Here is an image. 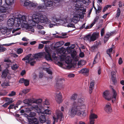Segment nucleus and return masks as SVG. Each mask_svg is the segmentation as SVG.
<instances>
[{
	"label": "nucleus",
	"mask_w": 124,
	"mask_h": 124,
	"mask_svg": "<svg viewBox=\"0 0 124 124\" xmlns=\"http://www.w3.org/2000/svg\"><path fill=\"white\" fill-rule=\"evenodd\" d=\"M27 110L29 111H31L32 110H38L39 109L38 106L35 104L32 105L30 107L26 108Z\"/></svg>",
	"instance_id": "nucleus-19"
},
{
	"label": "nucleus",
	"mask_w": 124,
	"mask_h": 124,
	"mask_svg": "<svg viewBox=\"0 0 124 124\" xmlns=\"http://www.w3.org/2000/svg\"><path fill=\"white\" fill-rule=\"evenodd\" d=\"M74 75L73 74H70L68 75V76L70 78H73L74 77Z\"/></svg>",
	"instance_id": "nucleus-57"
},
{
	"label": "nucleus",
	"mask_w": 124,
	"mask_h": 124,
	"mask_svg": "<svg viewBox=\"0 0 124 124\" xmlns=\"http://www.w3.org/2000/svg\"><path fill=\"white\" fill-rule=\"evenodd\" d=\"M41 116H40L39 120L40 122L41 123H44L46 124H49L50 122L49 121L46 120L45 116L41 114Z\"/></svg>",
	"instance_id": "nucleus-13"
},
{
	"label": "nucleus",
	"mask_w": 124,
	"mask_h": 124,
	"mask_svg": "<svg viewBox=\"0 0 124 124\" xmlns=\"http://www.w3.org/2000/svg\"><path fill=\"white\" fill-rule=\"evenodd\" d=\"M23 103L28 105H31L32 101L30 99H25L23 101Z\"/></svg>",
	"instance_id": "nucleus-26"
},
{
	"label": "nucleus",
	"mask_w": 124,
	"mask_h": 124,
	"mask_svg": "<svg viewBox=\"0 0 124 124\" xmlns=\"http://www.w3.org/2000/svg\"><path fill=\"white\" fill-rule=\"evenodd\" d=\"M51 20H52L53 21L52 22H51V23L52 22L53 23H55L56 24V25L59 26L62 25L65 26V25L66 24V23L67 21V20L66 19H59V21H57V23H56L55 22V21H56V19L55 16L52 17L51 19Z\"/></svg>",
	"instance_id": "nucleus-9"
},
{
	"label": "nucleus",
	"mask_w": 124,
	"mask_h": 124,
	"mask_svg": "<svg viewBox=\"0 0 124 124\" xmlns=\"http://www.w3.org/2000/svg\"><path fill=\"white\" fill-rule=\"evenodd\" d=\"M94 120L89 119V124H94Z\"/></svg>",
	"instance_id": "nucleus-62"
},
{
	"label": "nucleus",
	"mask_w": 124,
	"mask_h": 124,
	"mask_svg": "<svg viewBox=\"0 0 124 124\" xmlns=\"http://www.w3.org/2000/svg\"><path fill=\"white\" fill-rule=\"evenodd\" d=\"M95 84V81L94 80H92L90 82L89 87V93H92L93 89Z\"/></svg>",
	"instance_id": "nucleus-21"
},
{
	"label": "nucleus",
	"mask_w": 124,
	"mask_h": 124,
	"mask_svg": "<svg viewBox=\"0 0 124 124\" xmlns=\"http://www.w3.org/2000/svg\"><path fill=\"white\" fill-rule=\"evenodd\" d=\"M16 92L14 91H12L8 94L9 96L11 97L15 96L16 94Z\"/></svg>",
	"instance_id": "nucleus-46"
},
{
	"label": "nucleus",
	"mask_w": 124,
	"mask_h": 124,
	"mask_svg": "<svg viewBox=\"0 0 124 124\" xmlns=\"http://www.w3.org/2000/svg\"><path fill=\"white\" fill-rule=\"evenodd\" d=\"M78 103L75 102L73 104V107L70 108L68 114L71 117H73L76 115H77L84 118L86 115V113L85 111H82V109H84L85 108V104L84 102L80 105V102Z\"/></svg>",
	"instance_id": "nucleus-4"
},
{
	"label": "nucleus",
	"mask_w": 124,
	"mask_h": 124,
	"mask_svg": "<svg viewBox=\"0 0 124 124\" xmlns=\"http://www.w3.org/2000/svg\"><path fill=\"white\" fill-rule=\"evenodd\" d=\"M44 46L43 44H39V45L38 48L39 49H41L43 48Z\"/></svg>",
	"instance_id": "nucleus-58"
},
{
	"label": "nucleus",
	"mask_w": 124,
	"mask_h": 124,
	"mask_svg": "<svg viewBox=\"0 0 124 124\" xmlns=\"http://www.w3.org/2000/svg\"><path fill=\"white\" fill-rule=\"evenodd\" d=\"M98 54H97L95 56V57L93 61V65L91 66V67H92L93 66V65L97 63L99 61V59L98 58Z\"/></svg>",
	"instance_id": "nucleus-30"
},
{
	"label": "nucleus",
	"mask_w": 124,
	"mask_h": 124,
	"mask_svg": "<svg viewBox=\"0 0 124 124\" xmlns=\"http://www.w3.org/2000/svg\"><path fill=\"white\" fill-rule=\"evenodd\" d=\"M104 110L106 112L108 113H110L111 112L112 109L110 103H108L106 105L104 108Z\"/></svg>",
	"instance_id": "nucleus-17"
},
{
	"label": "nucleus",
	"mask_w": 124,
	"mask_h": 124,
	"mask_svg": "<svg viewBox=\"0 0 124 124\" xmlns=\"http://www.w3.org/2000/svg\"><path fill=\"white\" fill-rule=\"evenodd\" d=\"M29 91V89H25L23 90L19 93V95H22L23 94H25L28 93Z\"/></svg>",
	"instance_id": "nucleus-34"
},
{
	"label": "nucleus",
	"mask_w": 124,
	"mask_h": 124,
	"mask_svg": "<svg viewBox=\"0 0 124 124\" xmlns=\"http://www.w3.org/2000/svg\"><path fill=\"white\" fill-rule=\"evenodd\" d=\"M104 28H102L101 31V36H103L104 34Z\"/></svg>",
	"instance_id": "nucleus-56"
},
{
	"label": "nucleus",
	"mask_w": 124,
	"mask_h": 124,
	"mask_svg": "<svg viewBox=\"0 0 124 124\" xmlns=\"http://www.w3.org/2000/svg\"><path fill=\"white\" fill-rule=\"evenodd\" d=\"M14 108H15V105L13 104H12L10 105L9 107L8 108V109H10Z\"/></svg>",
	"instance_id": "nucleus-54"
},
{
	"label": "nucleus",
	"mask_w": 124,
	"mask_h": 124,
	"mask_svg": "<svg viewBox=\"0 0 124 124\" xmlns=\"http://www.w3.org/2000/svg\"><path fill=\"white\" fill-rule=\"evenodd\" d=\"M45 4L43 5V4L39 5L38 7V9H39L43 10L45 9L47 7H51L53 5V2L52 1L48 0H43Z\"/></svg>",
	"instance_id": "nucleus-8"
},
{
	"label": "nucleus",
	"mask_w": 124,
	"mask_h": 124,
	"mask_svg": "<svg viewBox=\"0 0 124 124\" xmlns=\"http://www.w3.org/2000/svg\"><path fill=\"white\" fill-rule=\"evenodd\" d=\"M29 80L27 79H25L24 84L25 86H27L29 84Z\"/></svg>",
	"instance_id": "nucleus-47"
},
{
	"label": "nucleus",
	"mask_w": 124,
	"mask_h": 124,
	"mask_svg": "<svg viewBox=\"0 0 124 124\" xmlns=\"http://www.w3.org/2000/svg\"><path fill=\"white\" fill-rule=\"evenodd\" d=\"M89 70L87 68H83L78 71L79 73H81L85 76H88L89 74Z\"/></svg>",
	"instance_id": "nucleus-16"
},
{
	"label": "nucleus",
	"mask_w": 124,
	"mask_h": 124,
	"mask_svg": "<svg viewBox=\"0 0 124 124\" xmlns=\"http://www.w3.org/2000/svg\"><path fill=\"white\" fill-rule=\"evenodd\" d=\"M99 35L98 33L94 32L91 35L88 34L84 38V39L89 42L93 41L98 38Z\"/></svg>",
	"instance_id": "nucleus-6"
},
{
	"label": "nucleus",
	"mask_w": 124,
	"mask_h": 124,
	"mask_svg": "<svg viewBox=\"0 0 124 124\" xmlns=\"http://www.w3.org/2000/svg\"><path fill=\"white\" fill-rule=\"evenodd\" d=\"M116 74L115 71H111V79L114 84H115L116 81L115 77Z\"/></svg>",
	"instance_id": "nucleus-23"
},
{
	"label": "nucleus",
	"mask_w": 124,
	"mask_h": 124,
	"mask_svg": "<svg viewBox=\"0 0 124 124\" xmlns=\"http://www.w3.org/2000/svg\"><path fill=\"white\" fill-rule=\"evenodd\" d=\"M42 102V100L41 99L37 100L33 102L37 104H39L41 103Z\"/></svg>",
	"instance_id": "nucleus-40"
},
{
	"label": "nucleus",
	"mask_w": 124,
	"mask_h": 124,
	"mask_svg": "<svg viewBox=\"0 0 124 124\" xmlns=\"http://www.w3.org/2000/svg\"><path fill=\"white\" fill-rule=\"evenodd\" d=\"M6 50V49L5 48L0 46V53L3 52Z\"/></svg>",
	"instance_id": "nucleus-48"
},
{
	"label": "nucleus",
	"mask_w": 124,
	"mask_h": 124,
	"mask_svg": "<svg viewBox=\"0 0 124 124\" xmlns=\"http://www.w3.org/2000/svg\"><path fill=\"white\" fill-rule=\"evenodd\" d=\"M37 4L36 3L31 2L30 4L29 9L32 8H34L35 7L37 6Z\"/></svg>",
	"instance_id": "nucleus-35"
},
{
	"label": "nucleus",
	"mask_w": 124,
	"mask_h": 124,
	"mask_svg": "<svg viewBox=\"0 0 124 124\" xmlns=\"http://www.w3.org/2000/svg\"><path fill=\"white\" fill-rule=\"evenodd\" d=\"M93 26V25H92V23L90 26H89V25L85 27V29H88L91 28Z\"/></svg>",
	"instance_id": "nucleus-61"
},
{
	"label": "nucleus",
	"mask_w": 124,
	"mask_h": 124,
	"mask_svg": "<svg viewBox=\"0 0 124 124\" xmlns=\"http://www.w3.org/2000/svg\"><path fill=\"white\" fill-rule=\"evenodd\" d=\"M38 32L39 34L44 35L46 33V31L43 30H40L38 31Z\"/></svg>",
	"instance_id": "nucleus-51"
},
{
	"label": "nucleus",
	"mask_w": 124,
	"mask_h": 124,
	"mask_svg": "<svg viewBox=\"0 0 124 124\" xmlns=\"http://www.w3.org/2000/svg\"><path fill=\"white\" fill-rule=\"evenodd\" d=\"M36 115V113L33 112H31L29 114L30 116L31 117H34Z\"/></svg>",
	"instance_id": "nucleus-49"
},
{
	"label": "nucleus",
	"mask_w": 124,
	"mask_h": 124,
	"mask_svg": "<svg viewBox=\"0 0 124 124\" xmlns=\"http://www.w3.org/2000/svg\"><path fill=\"white\" fill-rule=\"evenodd\" d=\"M11 32L10 30L8 29H2L1 30V31L2 33L5 34V35H8V36H7L8 37H10L12 36L11 35H10Z\"/></svg>",
	"instance_id": "nucleus-15"
},
{
	"label": "nucleus",
	"mask_w": 124,
	"mask_h": 124,
	"mask_svg": "<svg viewBox=\"0 0 124 124\" xmlns=\"http://www.w3.org/2000/svg\"><path fill=\"white\" fill-rule=\"evenodd\" d=\"M25 79L23 78H22L19 80V82L20 83H22L24 82V81Z\"/></svg>",
	"instance_id": "nucleus-60"
},
{
	"label": "nucleus",
	"mask_w": 124,
	"mask_h": 124,
	"mask_svg": "<svg viewBox=\"0 0 124 124\" xmlns=\"http://www.w3.org/2000/svg\"><path fill=\"white\" fill-rule=\"evenodd\" d=\"M101 42L100 41H96L95 42L94 45L97 48L98 46H100L101 45Z\"/></svg>",
	"instance_id": "nucleus-45"
},
{
	"label": "nucleus",
	"mask_w": 124,
	"mask_h": 124,
	"mask_svg": "<svg viewBox=\"0 0 124 124\" xmlns=\"http://www.w3.org/2000/svg\"><path fill=\"white\" fill-rule=\"evenodd\" d=\"M62 96L61 93L58 92L56 93V96L55 97V100L58 103H60L62 101Z\"/></svg>",
	"instance_id": "nucleus-12"
},
{
	"label": "nucleus",
	"mask_w": 124,
	"mask_h": 124,
	"mask_svg": "<svg viewBox=\"0 0 124 124\" xmlns=\"http://www.w3.org/2000/svg\"><path fill=\"white\" fill-rule=\"evenodd\" d=\"M23 51V49L21 48H19L17 50V53L18 54L21 53Z\"/></svg>",
	"instance_id": "nucleus-50"
},
{
	"label": "nucleus",
	"mask_w": 124,
	"mask_h": 124,
	"mask_svg": "<svg viewBox=\"0 0 124 124\" xmlns=\"http://www.w3.org/2000/svg\"><path fill=\"white\" fill-rule=\"evenodd\" d=\"M6 101L9 105L10 103H12L13 101L12 99L10 98H7L6 99Z\"/></svg>",
	"instance_id": "nucleus-38"
},
{
	"label": "nucleus",
	"mask_w": 124,
	"mask_h": 124,
	"mask_svg": "<svg viewBox=\"0 0 124 124\" xmlns=\"http://www.w3.org/2000/svg\"><path fill=\"white\" fill-rule=\"evenodd\" d=\"M114 48V47L113 45V46H112V47L110 48L107 51V54H108L109 56L110 57V53H111L112 50V48Z\"/></svg>",
	"instance_id": "nucleus-37"
},
{
	"label": "nucleus",
	"mask_w": 124,
	"mask_h": 124,
	"mask_svg": "<svg viewBox=\"0 0 124 124\" xmlns=\"http://www.w3.org/2000/svg\"><path fill=\"white\" fill-rule=\"evenodd\" d=\"M103 97L108 100H111V96L109 92L108 91H106L103 93L102 95Z\"/></svg>",
	"instance_id": "nucleus-14"
},
{
	"label": "nucleus",
	"mask_w": 124,
	"mask_h": 124,
	"mask_svg": "<svg viewBox=\"0 0 124 124\" xmlns=\"http://www.w3.org/2000/svg\"><path fill=\"white\" fill-rule=\"evenodd\" d=\"M64 42L63 41H61L56 43L55 45V46L56 47H58L61 46L64 44Z\"/></svg>",
	"instance_id": "nucleus-31"
},
{
	"label": "nucleus",
	"mask_w": 124,
	"mask_h": 124,
	"mask_svg": "<svg viewBox=\"0 0 124 124\" xmlns=\"http://www.w3.org/2000/svg\"><path fill=\"white\" fill-rule=\"evenodd\" d=\"M77 95L76 93L74 94L71 96L70 99L71 100H73V101L71 103V106L70 108H72L73 107V104L75 102H77L79 103H78L79 102H80V105L84 102V100L83 98H80L77 100Z\"/></svg>",
	"instance_id": "nucleus-7"
},
{
	"label": "nucleus",
	"mask_w": 124,
	"mask_h": 124,
	"mask_svg": "<svg viewBox=\"0 0 124 124\" xmlns=\"http://www.w3.org/2000/svg\"><path fill=\"white\" fill-rule=\"evenodd\" d=\"M108 5L105 7L103 9V12H105L108 9Z\"/></svg>",
	"instance_id": "nucleus-64"
},
{
	"label": "nucleus",
	"mask_w": 124,
	"mask_h": 124,
	"mask_svg": "<svg viewBox=\"0 0 124 124\" xmlns=\"http://www.w3.org/2000/svg\"><path fill=\"white\" fill-rule=\"evenodd\" d=\"M26 20L27 21L25 24L27 25V27L25 28L32 32H34L33 27L36 24L37 28L39 30L43 29L44 27L42 25L45 24H48V27L50 28L54 27L56 24L55 23H51V21L47 18L46 16L41 14H34L32 16L31 15H30L27 16Z\"/></svg>",
	"instance_id": "nucleus-2"
},
{
	"label": "nucleus",
	"mask_w": 124,
	"mask_h": 124,
	"mask_svg": "<svg viewBox=\"0 0 124 124\" xmlns=\"http://www.w3.org/2000/svg\"><path fill=\"white\" fill-rule=\"evenodd\" d=\"M47 72L48 74L51 75L52 74V72L51 70L49 68L44 67L43 68Z\"/></svg>",
	"instance_id": "nucleus-36"
},
{
	"label": "nucleus",
	"mask_w": 124,
	"mask_h": 124,
	"mask_svg": "<svg viewBox=\"0 0 124 124\" xmlns=\"http://www.w3.org/2000/svg\"><path fill=\"white\" fill-rule=\"evenodd\" d=\"M72 22L70 19L68 20L66 23V24L65 25V26H67L68 27L75 28V25L72 23Z\"/></svg>",
	"instance_id": "nucleus-20"
},
{
	"label": "nucleus",
	"mask_w": 124,
	"mask_h": 124,
	"mask_svg": "<svg viewBox=\"0 0 124 124\" xmlns=\"http://www.w3.org/2000/svg\"><path fill=\"white\" fill-rule=\"evenodd\" d=\"M48 49L47 48H45V52H41L36 54L32 56L31 54H29L23 58L22 60H26V63H29L31 65L33 66L35 63L37 59L39 58L44 57L47 61H52L50 54H52V57L54 60L57 61L59 58L61 62H58V64L59 66L62 67L64 62L68 65L71 63L72 62L71 58L70 56L66 54V51L63 48H62L58 49V57L56 56V54L54 52H52V53H51L49 52Z\"/></svg>",
	"instance_id": "nucleus-1"
},
{
	"label": "nucleus",
	"mask_w": 124,
	"mask_h": 124,
	"mask_svg": "<svg viewBox=\"0 0 124 124\" xmlns=\"http://www.w3.org/2000/svg\"><path fill=\"white\" fill-rule=\"evenodd\" d=\"M117 13L116 14V17H119L121 13L120 10L119 8H118L117 9Z\"/></svg>",
	"instance_id": "nucleus-44"
},
{
	"label": "nucleus",
	"mask_w": 124,
	"mask_h": 124,
	"mask_svg": "<svg viewBox=\"0 0 124 124\" xmlns=\"http://www.w3.org/2000/svg\"><path fill=\"white\" fill-rule=\"evenodd\" d=\"M30 2H30L28 0H27L26 1L23 3V5L24 6L27 7L28 9H29L30 4Z\"/></svg>",
	"instance_id": "nucleus-32"
},
{
	"label": "nucleus",
	"mask_w": 124,
	"mask_h": 124,
	"mask_svg": "<svg viewBox=\"0 0 124 124\" xmlns=\"http://www.w3.org/2000/svg\"><path fill=\"white\" fill-rule=\"evenodd\" d=\"M3 2H4V0H0V13H5L7 14L8 8L6 7V5L4 4L1 6Z\"/></svg>",
	"instance_id": "nucleus-11"
},
{
	"label": "nucleus",
	"mask_w": 124,
	"mask_h": 124,
	"mask_svg": "<svg viewBox=\"0 0 124 124\" xmlns=\"http://www.w3.org/2000/svg\"><path fill=\"white\" fill-rule=\"evenodd\" d=\"M2 86L4 88H5L6 86H9V82L8 81L5 80L1 84Z\"/></svg>",
	"instance_id": "nucleus-28"
},
{
	"label": "nucleus",
	"mask_w": 124,
	"mask_h": 124,
	"mask_svg": "<svg viewBox=\"0 0 124 124\" xmlns=\"http://www.w3.org/2000/svg\"><path fill=\"white\" fill-rule=\"evenodd\" d=\"M97 47L94 45L91 47V50L93 52H94L97 49Z\"/></svg>",
	"instance_id": "nucleus-43"
},
{
	"label": "nucleus",
	"mask_w": 124,
	"mask_h": 124,
	"mask_svg": "<svg viewBox=\"0 0 124 124\" xmlns=\"http://www.w3.org/2000/svg\"><path fill=\"white\" fill-rule=\"evenodd\" d=\"M112 93L113 95L112 98V101H115L116 99V97L117 96V93L116 91L112 89Z\"/></svg>",
	"instance_id": "nucleus-29"
},
{
	"label": "nucleus",
	"mask_w": 124,
	"mask_h": 124,
	"mask_svg": "<svg viewBox=\"0 0 124 124\" xmlns=\"http://www.w3.org/2000/svg\"><path fill=\"white\" fill-rule=\"evenodd\" d=\"M93 110H91L90 111L89 119L95 121L94 119L97 118L98 116L96 114L93 113Z\"/></svg>",
	"instance_id": "nucleus-22"
},
{
	"label": "nucleus",
	"mask_w": 124,
	"mask_h": 124,
	"mask_svg": "<svg viewBox=\"0 0 124 124\" xmlns=\"http://www.w3.org/2000/svg\"><path fill=\"white\" fill-rule=\"evenodd\" d=\"M8 73V70H4L2 72V74L1 77L2 78H6Z\"/></svg>",
	"instance_id": "nucleus-27"
},
{
	"label": "nucleus",
	"mask_w": 124,
	"mask_h": 124,
	"mask_svg": "<svg viewBox=\"0 0 124 124\" xmlns=\"http://www.w3.org/2000/svg\"><path fill=\"white\" fill-rule=\"evenodd\" d=\"M115 33L114 32H107L104 39V42L105 43L108 40L109 38V37Z\"/></svg>",
	"instance_id": "nucleus-18"
},
{
	"label": "nucleus",
	"mask_w": 124,
	"mask_h": 124,
	"mask_svg": "<svg viewBox=\"0 0 124 124\" xmlns=\"http://www.w3.org/2000/svg\"><path fill=\"white\" fill-rule=\"evenodd\" d=\"M56 114L57 116V118H56L54 117H53V118L54 120V123L57 120L59 119L60 121H61L63 119V116L62 113L60 110H57L56 111Z\"/></svg>",
	"instance_id": "nucleus-10"
},
{
	"label": "nucleus",
	"mask_w": 124,
	"mask_h": 124,
	"mask_svg": "<svg viewBox=\"0 0 124 124\" xmlns=\"http://www.w3.org/2000/svg\"><path fill=\"white\" fill-rule=\"evenodd\" d=\"M60 0H53L54 3L55 4V6H57L56 3H59Z\"/></svg>",
	"instance_id": "nucleus-55"
},
{
	"label": "nucleus",
	"mask_w": 124,
	"mask_h": 124,
	"mask_svg": "<svg viewBox=\"0 0 124 124\" xmlns=\"http://www.w3.org/2000/svg\"><path fill=\"white\" fill-rule=\"evenodd\" d=\"M12 17L10 18L7 22V24L9 27H11L14 24L17 27H19L21 24L22 28H24L27 27V25L25 24L27 16H22L18 12H16L11 15Z\"/></svg>",
	"instance_id": "nucleus-3"
},
{
	"label": "nucleus",
	"mask_w": 124,
	"mask_h": 124,
	"mask_svg": "<svg viewBox=\"0 0 124 124\" xmlns=\"http://www.w3.org/2000/svg\"><path fill=\"white\" fill-rule=\"evenodd\" d=\"M62 80H63V79H62L61 78H59L57 81L56 84V85L58 86H60L62 83Z\"/></svg>",
	"instance_id": "nucleus-39"
},
{
	"label": "nucleus",
	"mask_w": 124,
	"mask_h": 124,
	"mask_svg": "<svg viewBox=\"0 0 124 124\" xmlns=\"http://www.w3.org/2000/svg\"><path fill=\"white\" fill-rule=\"evenodd\" d=\"M99 18V17L97 16L94 18L93 21L92 23V25H93L96 22H97L98 20V19Z\"/></svg>",
	"instance_id": "nucleus-42"
},
{
	"label": "nucleus",
	"mask_w": 124,
	"mask_h": 124,
	"mask_svg": "<svg viewBox=\"0 0 124 124\" xmlns=\"http://www.w3.org/2000/svg\"><path fill=\"white\" fill-rule=\"evenodd\" d=\"M75 46V45L74 44H72L71 46L69 48L70 49H72L74 48Z\"/></svg>",
	"instance_id": "nucleus-63"
},
{
	"label": "nucleus",
	"mask_w": 124,
	"mask_h": 124,
	"mask_svg": "<svg viewBox=\"0 0 124 124\" xmlns=\"http://www.w3.org/2000/svg\"><path fill=\"white\" fill-rule=\"evenodd\" d=\"M14 44V43H10L3 44L2 45L6 46H10L12 44Z\"/></svg>",
	"instance_id": "nucleus-59"
},
{
	"label": "nucleus",
	"mask_w": 124,
	"mask_h": 124,
	"mask_svg": "<svg viewBox=\"0 0 124 124\" xmlns=\"http://www.w3.org/2000/svg\"><path fill=\"white\" fill-rule=\"evenodd\" d=\"M18 67V65L16 64H13L11 66V68L13 70H16L17 69Z\"/></svg>",
	"instance_id": "nucleus-41"
},
{
	"label": "nucleus",
	"mask_w": 124,
	"mask_h": 124,
	"mask_svg": "<svg viewBox=\"0 0 124 124\" xmlns=\"http://www.w3.org/2000/svg\"><path fill=\"white\" fill-rule=\"evenodd\" d=\"M123 62L122 58L120 57L119 58L118 61V63L119 65L121 64Z\"/></svg>",
	"instance_id": "nucleus-52"
},
{
	"label": "nucleus",
	"mask_w": 124,
	"mask_h": 124,
	"mask_svg": "<svg viewBox=\"0 0 124 124\" xmlns=\"http://www.w3.org/2000/svg\"><path fill=\"white\" fill-rule=\"evenodd\" d=\"M20 29V28L13 29L12 31V33L13 34V35L16 36L17 35H19L21 33L20 31H19Z\"/></svg>",
	"instance_id": "nucleus-24"
},
{
	"label": "nucleus",
	"mask_w": 124,
	"mask_h": 124,
	"mask_svg": "<svg viewBox=\"0 0 124 124\" xmlns=\"http://www.w3.org/2000/svg\"><path fill=\"white\" fill-rule=\"evenodd\" d=\"M81 5L78 2H77L76 4L75 5L74 8L76 10V14H77L74 15L71 19V21L74 23H77L80 19V17L81 16H83L85 13L86 10L83 8H80Z\"/></svg>",
	"instance_id": "nucleus-5"
},
{
	"label": "nucleus",
	"mask_w": 124,
	"mask_h": 124,
	"mask_svg": "<svg viewBox=\"0 0 124 124\" xmlns=\"http://www.w3.org/2000/svg\"><path fill=\"white\" fill-rule=\"evenodd\" d=\"M4 1L5 3V4L7 7V6L12 5L14 2V0H4Z\"/></svg>",
	"instance_id": "nucleus-25"
},
{
	"label": "nucleus",
	"mask_w": 124,
	"mask_h": 124,
	"mask_svg": "<svg viewBox=\"0 0 124 124\" xmlns=\"http://www.w3.org/2000/svg\"><path fill=\"white\" fill-rule=\"evenodd\" d=\"M40 113L44 115L45 114H51V111L48 109H46L43 112H40Z\"/></svg>",
	"instance_id": "nucleus-33"
},
{
	"label": "nucleus",
	"mask_w": 124,
	"mask_h": 124,
	"mask_svg": "<svg viewBox=\"0 0 124 124\" xmlns=\"http://www.w3.org/2000/svg\"><path fill=\"white\" fill-rule=\"evenodd\" d=\"M43 105L44 106L45 105H48L49 104V103L48 101L46 100H45V101L43 103Z\"/></svg>",
	"instance_id": "nucleus-53"
}]
</instances>
